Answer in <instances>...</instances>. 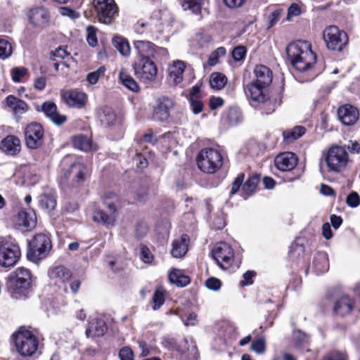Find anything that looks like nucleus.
Returning <instances> with one entry per match:
<instances>
[{
  "mask_svg": "<svg viewBox=\"0 0 360 360\" xmlns=\"http://www.w3.org/2000/svg\"><path fill=\"white\" fill-rule=\"evenodd\" d=\"M286 53L292 65L298 71L309 70L316 62V56L307 41H297L290 44Z\"/></svg>",
  "mask_w": 360,
  "mask_h": 360,
  "instance_id": "obj_1",
  "label": "nucleus"
},
{
  "mask_svg": "<svg viewBox=\"0 0 360 360\" xmlns=\"http://www.w3.org/2000/svg\"><path fill=\"white\" fill-rule=\"evenodd\" d=\"M31 275L25 267H18L8 277L6 287L14 299L26 297L30 291Z\"/></svg>",
  "mask_w": 360,
  "mask_h": 360,
  "instance_id": "obj_2",
  "label": "nucleus"
},
{
  "mask_svg": "<svg viewBox=\"0 0 360 360\" xmlns=\"http://www.w3.org/2000/svg\"><path fill=\"white\" fill-rule=\"evenodd\" d=\"M196 161L201 171L207 174H214L221 167L223 158L218 150L205 148L199 152Z\"/></svg>",
  "mask_w": 360,
  "mask_h": 360,
  "instance_id": "obj_3",
  "label": "nucleus"
},
{
  "mask_svg": "<svg viewBox=\"0 0 360 360\" xmlns=\"http://www.w3.org/2000/svg\"><path fill=\"white\" fill-rule=\"evenodd\" d=\"M12 337L16 349L22 356H32L37 350L39 341L31 331L20 328Z\"/></svg>",
  "mask_w": 360,
  "mask_h": 360,
  "instance_id": "obj_4",
  "label": "nucleus"
},
{
  "mask_svg": "<svg viewBox=\"0 0 360 360\" xmlns=\"http://www.w3.org/2000/svg\"><path fill=\"white\" fill-rule=\"evenodd\" d=\"M51 249L50 238L43 233L37 234L29 243L27 257L29 260L37 263L40 259L46 257Z\"/></svg>",
  "mask_w": 360,
  "mask_h": 360,
  "instance_id": "obj_5",
  "label": "nucleus"
},
{
  "mask_svg": "<svg viewBox=\"0 0 360 360\" xmlns=\"http://www.w3.org/2000/svg\"><path fill=\"white\" fill-rule=\"evenodd\" d=\"M325 161L330 172H341L349 162V155L345 148L333 146L330 148L326 155Z\"/></svg>",
  "mask_w": 360,
  "mask_h": 360,
  "instance_id": "obj_6",
  "label": "nucleus"
},
{
  "mask_svg": "<svg viewBox=\"0 0 360 360\" xmlns=\"http://www.w3.org/2000/svg\"><path fill=\"white\" fill-rule=\"evenodd\" d=\"M103 201L108 209L109 213L106 214L103 210H98L94 212L93 219L95 221L103 224H113L116 218L117 197L114 193L109 192L104 195Z\"/></svg>",
  "mask_w": 360,
  "mask_h": 360,
  "instance_id": "obj_7",
  "label": "nucleus"
},
{
  "mask_svg": "<svg viewBox=\"0 0 360 360\" xmlns=\"http://www.w3.org/2000/svg\"><path fill=\"white\" fill-rule=\"evenodd\" d=\"M323 39L328 49L338 51H342L348 42L346 32L336 26H329L325 29Z\"/></svg>",
  "mask_w": 360,
  "mask_h": 360,
  "instance_id": "obj_8",
  "label": "nucleus"
},
{
  "mask_svg": "<svg viewBox=\"0 0 360 360\" xmlns=\"http://www.w3.org/2000/svg\"><path fill=\"white\" fill-rule=\"evenodd\" d=\"M89 169L80 162L71 163L68 168H63L60 178L64 182L75 186L84 181Z\"/></svg>",
  "mask_w": 360,
  "mask_h": 360,
  "instance_id": "obj_9",
  "label": "nucleus"
},
{
  "mask_svg": "<svg viewBox=\"0 0 360 360\" xmlns=\"http://www.w3.org/2000/svg\"><path fill=\"white\" fill-rule=\"evenodd\" d=\"M20 257V248L9 241L0 238V265L10 267L16 264Z\"/></svg>",
  "mask_w": 360,
  "mask_h": 360,
  "instance_id": "obj_10",
  "label": "nucleus"
},
{
  "mask_svg": "<svg viewBox=\"0 0 360 360\" xmlns=\"http://www.w3.org/2000/svg\"><path fill=\"white\" fill-rule=\"evenodd\" d=\"M212 255L217 264L223 269H229L234 261V251L225 242L217 243L212 250Z\"/></svg>",
  "mask_w": 360,
  "mask_h": 360,
  "instance_id": "obj_11",
  "label": "nucleus"
},
{
  "mask_svg": "<svg viewBox=\"0 0 360 360\" xmlns=\"http://www.w3.org/2000/svg\"><path fill=\"white\" fill-rule=\"evenodd\" d=\"M247 89V94L252 101L264 105L266 114H269L274 111L276 104L269 99L266 86H261L251 82L248 85Z\"/></svg>",
  "mask_w": 360,
  "mask_h": 360,
  "instance_id": "obj_12",
  "label": "nucleus"
},
{
  "mask_svg": "<svg viewBox=\"0 0 360 360\" xmlns=\"http://www.w3.org/2000/svg\"><path fill=\"white\" fill-rule=\"evenodd\" d=\"M98 19L103 24H110L117 13V7L114 0H94Z\"/></svg>",
  "mask_w": 360,
  "mask_h": 360,
  "instance_id": "obj_13",
  "label": "nucleus"
},
{
  "mask_svg": "<svg viewBox=\"0 0 360 360\" xmlns=\"http://www.w3.org/2000/svg\"><path fill=\"white\" fill-rule=\"evenodd\" d=\"M134 73L143 82L150 83L156 79L158 68L151 59L140 60L134 65Z\"/></svg>",
  "mask_w": 360,
  "mask_h": 360,
  "instance_id": "obj_14",
  "label": "nucleus"
},
{
  "mask_svg": "<svg viewBox=\"0 0 360 360\" xmlns=\"http://www.w3.org/2000/svg\"><path fill=\"white\" fill-rule=\"evenodd\" d=\"M25 143L28 148L36 149L43 143L44 130L37 122L28 124L25 130Z\"/></svg>",
  "mask_w": 360,
  "mask_h": 360,
  "instance_id": "obj_15",
  "label": "nucleus"
},
{
  "mask_svg": "<svg viewBox=\"0 0 360 360\" xmlns=\"http://www.w3.org/2000/svg\"><path fill=\"white\" fill-rule=\"evenodd\" d=\"M63 101L70 108H82L87 101V95L77 89H67L61 91Z\"/></svg>",
  "mask_w": 360,
  "mask_h": 360,
  "instance_id": "obj_16",
  "label": "nucleus"
},
{
  "mask_svg": "<svg viewBox=\"0 0 360 360\" xmlns=\"http://www.w3.org/2000/svg\"><path fill=\"white\" fill-rule=\"evenodd\" d=\"M174 101L167 96L157 99L153 109V118L160 121H166L169 117L170 110L174 107Z\"/></svg>",
  "mask_w": 360,
  "mask_h": 360,
  "instance_id": "obj_17",
  "label": "nucleus"
},
{
  "mask_svg": "<svg viewBox=\"0 0 360 360\" xmlns=\"http://www.w3.org/2000/svg\"><path fill=\"white\" fill-rule=\"evenodd\" d=\"M29 22L34 27H44L49 21V11L42 6L31 8L27 14Z\"/></svg>",
  "mask_w": 360,
  "mask_h": 360,
  "instance_id": "obj_18",
  "label": "nucleus"
},
{
  "mask_svg": "<svg viewBox=\"0 0 360 360\" xmlns=\"http://www.w3.org/2000/svg\"><path fill=\"white\" fill-rule=\"evenodd\" d=\"M338 118L346 126L354 125L359 120V110L349 104L341 105L338 110Z\"/></svg>",
  "mask_w": 360,
  "mask_h": 360,
  "instance_id": "obj_19",
  "label": "nucleus"
},
{
  "mask_svg": "<svg viewBox=\"0 0 360 360\" xmlns=\"http://www.w3.org/2000/svg\"><path fill=\"white\" fill-rule=\"evenodd\" d=\"M297 160V158L295 153L285 152L276 157L274 164L276 167L280 171L290 172L296 167Z\"/></svg>",
  "mask_w": 360,
  "mask_h": 360,
  "instance_id": "obj_20",
  "label": "nucleus"
},
{
  "mask_svg": "<svg viewBox=\"0 0 360 360\" xmlns=\"http://www.w3.org/2000/svg\"><path fill=\"white\" fill-rule=\"evenodd\" d=\"M254 75L255 80L252 82L261 86H268L272 82L273 73L269 68L264 65H257L255 67Z\"/></svg>",
  "mask_w": 360,
  "mask_h": 360,
  "instance_id": "obj_21",
  "label": "nucleus"
},
{
  "mask_svg": "<svg viewBox=\"0 0 360 360\" xmlns=\"http://www.w3.org/2000/svg\"><path fill=\"white\" fill-rule=\"evenodd\" d=\"M134 47L137 51L140 60L155 58V44L146 40L134 41Z\"/></svg>",
  "mask_w": 360,
  "mask_h": 360,
  "instance_id": "obj_22",
  "label": "nucleus"
},
{
  "mask_svg": "<svg viewBox=\"0 0 360 360\" xmlns=\"http://www.w3.org/2000/svg\"><path fill=\"white\" fill-rule=\"evenodd\" d=\"M41 110L57 125L63 124L67 120L66 116L59 113L57 105L53 102H44L41 105Z\"/></svg>",
  "mask_w": 360,
  "mask_h": 360,
  "instance_id": "obj_23",
  "label": "nucleus"
},
{
  "mask_svg": "<svg viewBox=\"0 0 360 360\" xmlns=\"http://www.w3.org/2000/svg\"><path fill=\"white\" fill-rule=\"evenodd\" d=\"M20 141L13 135L7 136L0 143V149L8 155H15L20 151Z\"/></svg>",
  "mask_w": 360,
  "mask_h": 360,
  "instance_id": "obj_24",
  "label": "nucleus"
},
{
  "mask_svg": "<svg viewBox=\"0 0 360 360\" xmlns=\"http://www.w3.org/2000/svg\"><path fill=\"white\" fill-rule=\"evenodd\" d=\"M107 327L105 321L101 319H91L87 326L86 329V335L88 338H96L103 336Z\"/></svg>",
  "mask_w": 360,
  "mask_h": 360,
  "instance_id": "obj_25",
  "label": "nucleus"
},
{
  "mask_svg": "<svg viewBox=\"0 0 360 360\" xmlns=\"http://www.w3.org/2000/svg\"><path fill=\"white\" fill-rule=\"evenodd\" d=\"M49 275L56 285L65 284L71 277L70 271L64 266H57L50 269Z\"/></svg>",
  "mask_w": 360,
  "mask_h": 360,
  "instance_id": "obj_26",
  "label": "nucleus"
},
{
  "mask_svg": "<svg viewBox=\"0 0 360 360\" xmlns=\"http://www.w3.org/2000/svg\"><path fill=\"white\" fill-rule=\"evenodd\" d=\"M188 237L182 235L180 238L174 240L172 244L171 255L176 258L184 257L188 251Z\"/></svg>",
  "mask_w": 360,
  "mask_h": 360,
  "instance_id": "obj_27",
  "label": "nucleus"
},
{
  "mask_svg": "<svg viewBox=\"0 0 360 360\" xmlns=\"http://www.w3.org/2000/svg\"><path fill=\"white\" fill-rule=\"evenodd\" d=\"M6 101L8 106L11 108L16 117H20L29 110V106L25 101L13 95L8 96Z\"/></svg>",
  "mask_w": 360,
  "mask_h": 360,
  "instance_id": "obj_28",
  "label": "nucleus"
},
{
  "mask_svg": "<svg viewBox=\"0 0 360 360\" xmlns=\"http://www.w3.org/2000/svg\"><path fill=\"white\" fill-rule=\"evenodd\" d=\"M185 68L184 62L179 60H174L169 68V79L174 84H179L182 82Z\"/></svg>",
  "mask_w": 360,
  "mask_h": 360,
  "instance_id": "obj_29",
  "label": "nucleus"
},
{
  "mask_svg": "<svg viewBox=\"0 0 360 360\" xmlns=\"http://www.w3.org/2000/svg\"><path fill=\"white\" fill-rule=\"evenodd\" d=\"M354 308V301L348 296H342L338 299L334 305L336 314L345 316L349 314Z\"/></svg>",
  "mask_w": 360,
  "mask_h": 360,
  "instance_id": "obj_30",
  "label": "nucleus"
},
{
  "mask_svg": "<svg viewBox=\"0 0 360 360\" xmlns=\"http://www.w3.org/2000/svg\"><path fill=\"white\" fill-rule=\"evenodd\" d=\"M17 222L19 226L25 227L27 230L31 229L36 225V214L33 211L22 210L18 214Z\"/></svg>",
  "mask_w": 360,
  "mask_h": 360,
  "instance_id": "obj_31",
  "label": "nucleus"
},
{
  "mask_svg": "<svg viewBox=\"0 0 360 360\" xmlns=\"http://www.w3.org/2000/svg\"><path fill=\"white\" fill-rule=\"evenodd\" d=\"M72 144L75 148L84 152L96 150V146L93 144L91 138L83 134L75 136L72 138Z\"/></svg>",
  "mask_w": 360,
  "mask_h": 360,
  "instance_id": "obj_32",
  "label": "nucleus"
},
{
  "mask_svg": "<svg viewBox=\"0 0 360 360\" xmlns=\"http://www.w3.org/2000/svg\"><path fill=\"white\" fill-rule=\"evenodd\" d=\"M313 267L317 274L326 272L329 269V261L326 252H320L314 257Z\"/></svg>",
  "mask_w": 360,
  "mask_h": 360,
  "instance_id": "obj_33",
  "label": "nucleus"
},
{
  "mask_svg": "<svg viewBox=\"0 0 360 360\" xmlns=\"http://www.w3.org/2000/svg\"><path fill=\"white\" fill-rule=\"evenodd\" d=\"M112 45L120 52V53L125 57L129 56L131 48L128 41L121 36H115L112 40Z\"/></svg>",
  "mask_w": 360,
  "mask_h": 360,
  "instance_id": "obj_34",
  "label": "nucleus"
},
{
  "mask_svg": "<svg viewBox=\"0 0 360 360\" xmlns=\"http://www.w3.org/2000/svg\"><path fill=\"white\" fill-rule=\"evenodd\" d=\"M169 279L171 283L179 287L187 285L190 283L188 276L183 274L179 269H173L169 274Z\"/></svg>",
  "mask_w": 360,
  "mask_h": 360,
  "instance_id": "obj_35",
  "label": "nucleus"
},
{
  "mask_svg": "<svg viewBox=\"0 0 360 360\" xmlns=\"http://www.w3.org/2000/svg\"><path fill=\"white\" fill-rule=\"evenodd\" d=\"M119 78L121 83L129 90L136 92L139 87L137 82L129 75L124 69H122L119 74Z\"/></svg>",
  "mask_w": 360,
  "mask_h": 360,
  "instance_id": "obj_36",
  "label": "nucleus"
},
{
  "mask_svg": "<svg viewBox=\"0 0 360 360\" xmlns=\"http://www.w3.org/2000/svg\"><path fill=\"white\" fill-rule=\"evenodd\" d=\"M39 205L41 209L50 212L56 205V200L53 195L43 194L39 196Z\"/></svg>",
  "mask_w": 360,
  "mask_h": 360,
  "instance_id": "obj_37",
  "label": "nucleus"
},
{
  "mask_svg": "<svg viewBox=\"0 0 360 360\" xmlns=\"http://www.w3.org/2000/svg\"><path fill=\"white\" fill-rule=\"evenodd\" d=\"M305 133V129L302 126H297L292 129L284 131L283 133V139L286 143H290Z\"/></svg>",
  "mask_w": 360,
  "mask_h": 360,
  "instance_id": "obj_38",
  "label": "nucleus"
},
{
  "mask_svg": "<svg viewBox=\"0 0 360 360\" xmlns=\"http://www.w3.org/2000/svg\"><path fill=\"white\" fill-rule=\"evenodd\" d=\"M227 82L226 77L220 72H213L210 76V84L212 89L220 90Z\"/></svg>",
  "mask_w": 360,
  "mask_h": 360,
  "instance_id": "obj_39",
  "label": "nucleus"
},
{
  "mask_svg": "<svg viewBox=\"0 0 360 360\" xmlns=\"http://www.w3.org/2000/svg\"><path fill=\"white\" fill-rule=\"evenodd\" d=\"M226 119L227 120L229 124H237L240 123L243 120L242 112L238 108H230L226 113Z\"/></svg>",
  "mask_w": 360,
  "mask_h": 360,
  "instance_id": "obj_40",
  "label": "nucleus"
},
{
  "mask_svg": "<svg viewBox=\"0 0 360 360\" xmlns=\"http://www.w3.org/2000/svg\"><path fill=\"white\" fill-rule=\"evenodd\" d=\"M165 290L162 288H158L153 296V310H158L165 303Z\"/></svg>",
  "mask_w": 360,
  "mask_h": 360,
  "instance_id": "obj_41",
  "label": "nucleus"
},
{
  "mask_svg": "<svg viewBox=\"0 0 360 360\" xmlns=\"http://www.w3.org/2000/svg\"><path fill=\"white\" fill-rule=\"evenodd\" d=\"M259 183V176L255 174L250 176L243 184V191L247 195H251L256 189Z\"/></svg>",
  "mask_w": 360,
  "mask_h": 360,
  "instance_id": "obj_42",
  "label": "nucleus"
},
{
  "mask_svg": "<svg viewBox=\"0 0 360 360\" xmlns=\"http://www.w3.org/2000/svg\"><path fill=\"white\" fill-rule=\"evenodd\" d=\"M204 0H184L182 7L184 10H191L195 14H199Z\"/></svg>",
  "mask_w": 360,
  "mask_h": 360,
  "instance_id": "obj_43",
  "label": "nucleus"
},
{
  "mask_svg": "<svg viewBox=\"0 0 360 360\" xmlns=\"http://www.w3.org/2000/svg\"><path fill=\"white\" fill-rule=\"evenodd\" d=\"M13 53L11 44L6 39L0 38V58L5 60Z\"/></svg>",
  "mask_w": 360,
  "mask_h": 360,
  "instance_id": "obj_44",
  "label": "nucleus"
},
{
  "mask_svg": "<svg viewBox=\"0 0 360 360\" xmlns=\"http://www.w3.org/2000/svg\"><path fill=\"white\" fill-rule=\"evenodd\" d=\"M105 72V68L104 66H101L96 71L89 73L86 77V80L91 84H96L99 78L104 75Z\"/></svg>",
  "mask_w": 360,
  "mask_h": 360,
  "instance_id": "obj_45",
  "label": "nucleus"
},
{
  "mask_svg": "<svg viewBox=\"0 0 360 360\" xmlns=\"http://www.w3.org/2000/svg\"><path fill=\"white\" fill-rule=\"evenodd\" d=\"M251 349L257 354H262L266 350V343L264 338H258L254 340L251 345Z\"/></svg>",
  "mask_w": 360,
  "mask_h": 360,
  "instance_id": "obj_46",
  "label": "nucleus"
},
{
  "mask_svg": "<svg viewBox=\"0 0 360 360\" xmlns=\"http://www.w3.org/2000/svg\"><path fill=\"white\" fill-rule=\"evenodd\" d=\"M140 258L145 263H151L153 262V255L147 246L141 245Z\"/></svg>",
  "mask_w": 360,
  "mask_h": 360,
  "instance_id": "obj_47",
  "label": "nucleus"
},
{
  "mask_svg": "<svg viewBox=\"0 0 360 360\" xmlns=\"http://www.w3.org/2000/svg\"><path fill=\"white\" fill-rule=\"evenodd\" d=\"M25 68H14L11 70L12 79L15 82H20L21 79L27 74Z\"/></svg>",
  "mask_w": 360,
  "mask_h": 360,
  "instance_id": "obj_48",
  "label": "nucleus"
},
{
  "mask_svg": "<svg viewBox=\"0 0 360 360\" xmlns=\"http://www.w3.org/2000/svg\"><path fill=\"white\" fill-rule=\"evenodd\" d=\"M346 202L351 207H356L360 205V196L355 192H351L347 197Z\"/></svg>",
  "mask_w": 360,
  "mask_h": 360,
  "instance_id": "obj_49",
  "label": "nucleus"
},
{
  "mask_svg": "<svg viewBox=\"0 0 360 360\" xmlns=\"http://www.w3.org/2000/svg\"><path fill=\"white\" fill-rule=\"evenodd\" d=\"M246 48L243 46H238L234 48L232 51V56L234 60L240 61L243 60L246 55Z\"/></svg>",
  "mask_w": 360,
  "mask_h": 360,
  "instance_id": "obj_50",
  "label": "nucleus"
},
{
  "mask_svg": "<svg viewBox=\"0 0 360 360\" xmlns=\"http://www.w3.org/2000/svg\"><path fill=\"white\" fill-rule=\"evenodd\" d=\"M87 31V42L91 46H95L97 44L98 40L96 33V29L93 26H88Z\"/></svg>",
  "mask_w": 360,
  "mask_h": 360,
  "instance_id": "obj_51",
  "label": "nucleus"
},
{
  "mask_svg": "<svg viewBox=\"0 0 360 360\" xmlns=\"http://www.w3.org/2000/svg\"><path fill=\"white\" fill-rule=\"evenodd\" d=\"M279 15H280V11L278 10H276V11L270 13L266 17V23L267 25V28H271V27H273L278 22Z\"/></svg>",
  "mask_w": 360,
  "mask_h": 360,
  "instance_id": "obj_52",
  "label": "nucleus"
},
{
  "mask_svg": "<svg viewBox=\"0 0 360 360\" xmlns=\"http://www.w3.org/2000/svg\"><path fill=\"white\" fill-rule=\"evenodd\" d=\"M120 360H134V352L129 347H124L119 352Z\"/></svg>",
  "mask_w": 360,
  "mask_h": 360,
  "instance_id": "obj_53",
  "label": "nucleus"
},
{
  "mask_svg": "<svg viewBox=\"0 0 360 360\" xmlns=\"http://www.w3.org/2000/svg\"><path fill=\"white\" fill-rule=\"evenodd\" d=\"M191 110L193 114L198 115L203 110V103L199 98L190 100Z\"/></svg>",
  "mask_w": 360,
  "mask_h": 360,
  "instance_id": "obj_54",
  "label": "nucleus"
},
{
  "mask_svg": "<svg viewBox=\"0 0 360 360\" xmlns=\"http://www.w3.org/2000/svg\"><path fill=\"white\" fill-rule=\"evenodd\" d=\"M323 360H348V356L345 352H333L326 355Z\"/></svg>",
  "mask_w": 360,
  "mask_h": 360,
  "instance_id": "obj_55",
  "label": "nucleus"
},
{
  "mask_svg": "<svg viewBox=\"0 0 360 360\" xmlns=\"http://www.w3.org/2000/svg\"><path fill=\"white\" fill-rule=\"evenodd\" d=\"M245 175L244 174H239L234 181L232 184L231 190V194L233 195L237 193V191L239 190L243 180H244Z\"/></svg>",
  "mask_w": 360,
  "mask_h": 360,
  "instance_id": "obj_56",
  "label": "nucleus"
},
{
  "mask_svg": "<svg viewBox=\"0 0 360 360\" xmlns=\"http://www.w3.org/2000/svg\"><path fill=\"white\" fill-rule=\"evenodd\" d=\"M70 53L68 52L67 49L65 48L59 47L56 49L53 53V60H56V58L64 59L66 57H68Z\"/></svg>",
  "mask_w": 360,
  "mask_h": 360,
  "instance_id": "obj_57",
  "label": "nucleus"
},
{
  "mask_svg": "<svg viewBox=\"0 0 360 360\" xmlns=\"http://www.w3.org/2000/svg\"><path fill=\"white\" fill-rule=\"evenodd\" d=\"M205 285L210 290H217L221 287V281L219 279L212 277L207 280Z\"/></svg>",
  "mask_w": 360,
  "mask_h": 360,
  "instance_id": "obj_58",
  "label": "nucleus"
},
{
  "mask_svg": "<svg viewBox=\"0 0 360 360\" xmlns=\"http://www.w3.org/2000/svg\"><path fill=\"white\" fill-rule=\"evenodd\" d=\"M60 13L62 15L68 16L72 20L77 19L79 16V14L78 13L68 7L60 8Z\"/></svg>",
  "mask_w": 360,
  "mask_h": 360,
  "instance_id": "obj_59",
  "label": "nucleus"
},
{
  "mask_svg": "<svg viewBox=\"0 0 360 360\" xmlns=\"http://www.w3.org/2000/svg\"><path fill=\"white\" fill-rule=\"evenodd\" d=\"M255 273L254 271H247L243 274V279L240 281V284L242 286L248 285L253 283L252 278L255 276Z\"/></svg>",
  "mask_w": 360,
  "mask_h": 360,
  "instance_id": "obj_60",
  "label": "nucleus"
},
{
  "mask_svg": "<svg viewBox=\"0 0 360 360\" xmlns=\"http://www.w3.org/2000/svg\"><path fill=\"white\" fill-rule=\"evenodd\" d=\"M184 323L185 326H195V324H197L198 320V316L196 315V314L192 312V313H190L186 319H184L183 318H181Z\"/></svg>",
  "mask_w": 360,
  "mask_h": 360,
  "instance_id": "obj_61",
  "label": "nucleus"
},
{
  "mask_svg": "<svg viewBox=\"0 0 360 360\" xmlns=\"http://www.w3.org/2000/svg\"><path fill=\"white\" fill-rule=\"evenodd\" d=\"M46 85V79L45 77L41 76L35 79L34 82V87L39 90L42 91L45 89Z\"/></svg>",
  "mask_w": 360,
  "mask_h": 360,
  "instance_id": "obj_62",
  "label": "nucleus"
},
{
  "mask_svg": "<svg viewBox=\"0 0 360 360\" xmlns=\"http://www.w3.org/2000/svg\"><path fill=\"white\" fill-rule=\"evenodd\" d=\"M224 104V101L220 97L212 96L210 98L209 105L212 110H215Z\"/></svg>",
  "mask_w": 360,
  "mask_h": 360,
  "instance_id": "obj_63",
  "label": "nucleus"
},
{
  "mask_svg": "<svg viewBox=\"0 0 360 360\" xmlns=\"http://www.w3.org/2000/svg\"><path fill=\"white\" fill-rule=\"evenodd\" d=\"M245 1L246 0H224L225 5L231 8L240 7Z\"/></svg>",
  "mask_w": 360,
  "mask_h": 360,
  "instance_id": "obj_64",
  "label": "nucleus"
}]
</instances>
